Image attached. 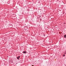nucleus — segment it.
<instances>
[{
    "label": "nucleus",
    "instance_id": "f257e3e1",
    "mask_svg": "<svg viewBox=\"0 0 66 66\" xmlns=\"http://www.w3.org/2000/svg\"><path fill=\"white\" fill-rule=\"evenodd\" d=\"M19 58H20V56H18L16 58L17 59H18V60H19Z\"/></svg>",
    "mask_w": 66,
    "mask_h": 66
},
{
    "label": "nucleus",
    "instance_id": "f03ea898",
    "mask_svg": "<svg viewBox=\"0 0 66 66\" xmlns=\"http://www.w3.org/2000/svg\"><path fill=\"white\" fill-rule=\"evenodd\" d=\"M22 53H27V52L26 51H23Z\"/></svg>",
    "mask_w": 66,
    "mask_h": 66
},
{
    "label": "nucleus",
    "instance_id": "7ed1b4c3",
    "mask_svg": "<svg viewBox=\"0 0 66 66\" xmlns=\"http://www.w3.org/2000/svg\"><path fill=\"white\" fill-rule=\"evenodd\" d=\"M9 26H12L13 27V25H12L11 24H9Z\"/></svg>",
    "mask_w": 66,
    "mask_h": 66
},
{
    "label": "nucleus",
    "instance_id": "20e7f679",
    "mask_svg": "<svg viewBox=\"0 0 66 66\" xmlns=\"http://www.w3.org/2000/svg\"><path fill=\"white\" fill-rule=\"evenodd\" d=\"M64 38H66V35H64Z\"/></svg>",
    "mask_w": 66,
    "mask_h": 66
},
{
    "label": "nucleus",
    "instance_id": "39448f33",
    "mask_svg": "<svg viewBox=\"0 0 66 66\" xmlns=\"http://www.w3.org/2000/svg\"><path fill=\"white\" fill-rule=\"evenodd\" d=\"M63 56H65V55H63Z\"/></svg>",
    "mask_w": 66,
    "mask_h": 66
},
{
    "label": "nucleus",
    "instance_id": "423d86ee",
    "mask_svg": "<svg viewBox=\"0 0 66 66\" xmlns=\"http://www.w3.org/2000/svg\"><path fill=\"white\" fill-rule=\"evenodd\" d=\"M44 36H45V35H44Z\"/></svg>",
    "mask_w": 66,
    "mask_h": 66
}]
</instances>
